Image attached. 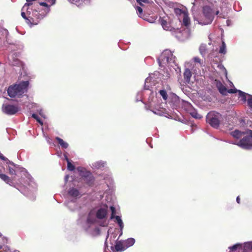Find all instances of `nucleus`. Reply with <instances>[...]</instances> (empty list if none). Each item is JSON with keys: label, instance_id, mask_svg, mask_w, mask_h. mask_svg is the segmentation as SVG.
<instances>
[{"label": "nucleus", "instance_id": "f257e3e1", "mask_svg": "<svg viewBox=\"0 0 252 252\" xmlns=\"http://www.w3.org/2000/svg\"><path fill=\"white\" fill-rule=\"evenodd\" d=\"M22 8L21 16L30 25H36L49 12L50 5L39 0H26Z\"/></svg>", "mask_w": 252, "mask_h": 252}, {"label": "nucleus", "instance_id": "f03ea898", "mask_svg": "<svg viewBox=\"0 0 252 252\" xmlns=\"http://www.w3.org/2000/svg\"><path fill=\"white\" fill-rule=\"evenodd\" d=\"M29 84V81H27L9 86L7 90L8 95L11 97L22 95L27 91Z\"/></svg>", "mask_w": 252, "mask_h": 252}, {"label": "nucleus", "instance_id": "7ed1b4c3", "mask_svg": "<svg viewBox=\"0 0 252 252\" xmlns=\"http://www.w3.org/2000/svg\"><path fill=\"white\" fill-rule=\"evenodd\" d=\"M175 57L171 51L166 49L163 51L158 60L159 65L161 66L166 63H175Z\"/></svg>", "mask_w": 252, "mask_h": 252}, {"label": "nucleus", "instance_id": "20e7f679", "mask_svg": "<svg viewBox=\"0 0 252 252\" xmlns=\"http://www.w3.org/2000/svg\"><path fill=\"white\" fill-rule=\"evenodd\" d=\"M221 119V114L214 111L210 112L206 116L207 122L214 128L219 127Z\"/></svg>", "mask_w": 252, "mask_h": 252}, {"label": "nucleus", "instance_id": "39448f33", "mask_svg": "<svg viewBox=\"0 0 252 252\" xmlns=\"http://www.w3.org/2000/svg\"><path fill=\"white\" fill-rule=\"evenodd\" d=\"M203 20L199 22L200 24L208 25L211 24L214 17V12L212 9L208 6H205L203 8Z\"/></svg>", "mask_w": 252, "mask_h": 252}, {"label": "nucleus", "instance_id": "423d86ee", "mask_svg": "<svg viewBox=\"0 0 252 252\" xmlns=\"http://www.w3.org/2000/svg\"><path fill=\"white\" fill-rule=\"evenodd\" d=\"M174 11L178 16L180 22H182V24L186 27H188L190 22L188 12L179 8H175Z\"/></svg>", "mask_w": 252, "mask_h": 252}, {"label": "nucleus", "instance_id": "0eeeda50", "mask_svg": "<svg viewBox=\"0 0 252 252\" xmlns=\"http://www.w3.org/2000/svg\"><path fill=\"white\" fill-rule=\"evenodd\" d=\"M234 144L237 145L244 149H251L252 148V131H251V135L243 137V138L237 143Z\"/></svg>", "mask_w": 252, "mask_h": 252}, {"label": "nucleus", "instance_id": "6e6552de", "mask_svg": "<svg viewBox=\"0 0 252 252\" xmlns=\"http://www.w3.org/2000/svg\"><path fill=\"white\" fill-rule=\"evenodd\" d=\"M95 219L93 218L92 213H90L87 221L86 226H85L86 230L90 232L89 228L91 224L94 223ZM91 234L93 236L98 235L100 234V229L98 227H95L93 232H91Z\"/></svg>", "mask_w": 252, "mask_h": 252}, {"label": "nucleus", "instance_id": "1a4fd4ad", "mask_svg": "<svg viewBox=\"0 0 252 252\" xmlns=\"http://www.w3.org/2000/svg\"><path fill=\"white\" fill-rule=\"evenodd\" d=\"M0 158L6 162L8 165V170L10 175H15L16 170L19 168L18 165L15 164L13 162L10 161L8 158L4 157L1 154H0Z\"/></svg>", "mask_w": 252, "mask_h": 252}, {"label": "nucleus", "instance_id": "9d476101", "mask_svg": "<svg viewBox=\"0 0 252 252\" xmlns=\"http://www.w3.org/2000/svg\"><path fill=\"white\" fill-rule=\"evenodd\" d=\"M215 83L220 93L223 95H226L227 93L232 94L235 93L237 91V90L235 89H231L227 90L226 87L222 84V83L219 80H215Z\"/></svg>", "mask_w": 252, "mask_h": 252}, {"label": "nucleus", "instance_id": "9b49d317", "mask_svg": "<svg viewBox=\"0 0 252 252\" xmlns=\"http://www.w3.org/2000/svg\"><path fill=\"white\" fill-rule=\"evenodd\" d=\"M19 109L15 105L9 104H3L2 110L3 113L8 115H12L16 113Z\"/></svg>", "mask_w": 252, "mask_h": 252}, {"label": "nucleus", "instance_id": "f8f14e48", "mask_svg": "<svg viewBox=\"0 0 252 252\" xmlns=\"http://www.w3.org/2000/svg\"><path fill=\"white\" fill-rule=\"evenodd\" d=\"M110 209L111 210V212H112V214H111V217H110V219H115V222H116L119 226H120V229H121V234H120V235H121L122 234V230H123V229L124 228V223H123V222L121 218V217L119 216H115V213H116V210H115V208L113 206H111L110 207Z\"/></svg>", "mask_w": 252, "mask_h": 252}, {"label": "nucleus", "instance_id": "ddd939ff", "mask_svg": "<svg viewBox=\"0 0 252 252\" xmlns=\"http://www.w3.org/2000/svg\"><path fill=\"white\" fill-rule=\"evenodd\" d=\"M108 214V206H103L98 208L96 212V217L98 220H104Z\"/></svg>", "mask_w": 252, "mask_h": 252}, {"label": "nucleus", "instance_id": "4468645a", "mask_svg": "<svg viewBox=\"0 0 252 252\" xmlns=\"http://www.w3.org/2000/svg\"><path fill=\"white\" fill-rule=\"evenodd\" d=\"M238 93L239 97H241L242 100L244 101L247 100V96H248L247 101L248 106L252 109V95L240 90L238 91Z\"/></svg>", "mask_w": 252, "mask_h": 252}, {"label": "nucleus", "instance_id": "2eb2a0df", "mask_svg": "<svg viewBox=\"0 0 252 252\" xmlns=\"http://www.w3.org/2000/svg\"><path fill=\"white\" fill-rule=\"evenodd\" d=\"M154 75H150L148 77L145 79L144 89L150 90L153 86L155 85V81L154 80Z\"/></svg>", "mask_w": 252, "mask_h": 252}, {"label": "nucleus", "instance_id": "dca6fc26", "mask_svg": "<svg viewBox=\"0 0 252 252\" xmlns=\"http://www.w3.org/2000/svg\"><path fill=\"white\" fill-rule=\"evenodd\" d=\"M68 196L69 199L71 198L76 199L80 197L81 194L77 189L72 188L68 190Z\"/></svg>", "mask_w": 252, "mask_h": 252}, {"label": "nucleus", "instance_id": "f3484780", "mask_svg": "<svg viewBox=\"0 0 252 252\" xmlns=\"http://www.w3.org/2000/svg\"><path fill=\"white\" fill-rule=\"evenodd\" d=\"M115 249L117 252H123L126 250L123 241H118L116 242Z\"/></svg>", "mask_w": 252, "mask_h": 252}, {"label": "nucleus", "instance_id": "a211bd4d", "mask_svg": "<svg viewBox=\"0 0 252 252\" xmlns=\"http://www.w3.org/2000/svg\"><path fill=\"white\" fill-rule=\"evenodd\" d=\"M160 23L164 30L166 31L172 30V28L171 27L170 23L166 21V20H164L163 18H160Z\"/></svg>", "mask_w": 252, "mask_h": 252}, {"label": "nucleus", "instance_id": "6ab92c4d", "mask_svg": "<svg viewBox=\"0 0 252 252\" xmlns=\"http://www.w3.org/2000/svg\"><path fill=\"white\" fill-rule=\"evenodd\" d=\"M191 76L192 74L190 70L188 68H186L184 73V77L185 81L187 83H189Z\"/></svg>", "mask_w": 252, "mask_h": 252}, {"label": "nucleus", "instance_id": "aec40b11", "mask_svg": "<svg viewBox=\"0 0 252 252\" xmlns=\"http://www.w3.org/2000/svg\"><path fill=\"white\" fill-rule=\"evenodd\" d=\"M123 242L126 249L128 248L133 246L135 242V240L133 238H129L125 241H123Z\"/></svg>", "mask_w": 252, "mask_h": 252}, {"label": "nucleus", "instance_id": "412c9836", "mask_svg": "<svg viewBox=\"0 0 252 252\" xmlns=\"http://www.w3.org/2000/svg\"><path fill=\"white\" fill-rule=\"evenodd\" d=\"M189 107H190V110H189V114L191 115V116L195 119H200L202 117L201 116V115H200L199 114H198L196 111V110L192 108V107L191 106H190L189 105Z\"/></svg>", "mask_w": 252, "mask_h": 252}, {"label": "nucleus", "instance_id": "4be33fe9", "mask_svg": "<svg viewBox=\"0 0 252 252\" xmlns=\"http://www.w3.org/2000/svg\"><path fill=\"white\" fill-rule=\"evenodd\" d=\"M231 135L236 138L239 139L241 138L243 135H244V132H241L238 130H235L231 132Z\"/></svg>", "mask_w": 252, "mask_h": 252}, {"label": "nucleus", "instance_id": "5701e85b", "mask_svg": "<svg viewBox=\"0 0 252 252\" xmlns=\"http://www.w3.org/2000/svg\"><path fill=\"white\" fill-rule=\"evenodd\" d=\"M106 164V162L98 161L93 163V166L94 168L95 169H101L102 167H104Z\"/></svg>", "mask_w": 252, "mask_h": 252}, {"label": "nucleus", "instance_id": "b1692460", "mask_svg": "<svg viewBox=\"0 0 252 252\" xmlns=\"http://www.w3.org/2000/svg\"><path fill=\"white\" fill-rule=\"evenodd\" d=\"M67 206L72 211H74L77 209V205L75 201L72 199L70 201L66 203Z\"/></svg>", "mask_w": 252, "mask_h": 252}, {"label": "nucleus", "instance_id": "393cba45", "mask_svg": "<svg viewBox=\"0 0 252 252\" xmlns=\"http://www.w3.org/2000/svg\"><path fill=\"white\" fill-rule=\"evenodd\" d=\"M0 178L4 181L6 183L10 185H11V184L12 183V182L10 178L5 174H0Z\"/></svg>", "mask_w": 252, "mask_h": 252}, {"label": "nucleus", "instance_id": "a878e982", "mask_svg": "<svg viewBox=\"0 0 252 252\" xmlns=\"http://www.w3.org/2000/svg\"><path fill=\"white\" fill-rule=\"evenodd\" d=\"M56 140L58 141L59 144L62 146V148L66 149L68 147V144L66 142L64 141L62 139L57 137L56 138Z\"/></svg>", "mask_w": 252, "mask_h": 252}, {"label": "nucleus", "instance_id": "bb28decb", "mask_svg": "<svg viewBox=\"0 0 252 252\" xmlns=\"http://www.w3.org/2000/svg\"><path fill=\"white\" fill-rule=\"evenodd\" d=\"M180 34V33H179V34L177 35L176 36H177V37L179 38L180 40H184L188 38V37L189 36V33L188 32V29L186 30H185L184 32H183V33H182V34L183 35V37H180V36L179 35Z\"/></svg>", "mask_w": 252, "mask_h": 252}, {"label": "nucleus", "instance_id": "cd10ccee", "mask_svg": "<svg viewBox=\"0 0 252 252\" xmlns=\"http://www.w3.org/2000/svg\"><path fill=\"white\" fill-rule=\"evenodd\" d=\"M244 251L247 252L249 250H252V242H246L244 244Z\"/></svg>", "mask_w": 252, "mask_h": 252}, {"label": "nucleus", "instance_id": "c85d7f7f", "mask_svg": "<svg viewBox=\"0 0 252 252\" xmlns=\"http://www.w3.org/2000/svg\"><path fill=\"white\" fill-rule=\"evenodd\" d=\"M206 50H207V48H206V44H201L200 46V47H199V52H200V53L203 56H205L206 55Z\"/></svg>", "mask_w": 252, "mask_h": 252}, {"label": "nucleus", "instance_id": "c756f323", "mask_svg": "<svg viewBox=\"0 0 252 252\" xmlns=\"http://www.w3.org/2000/svg\"><path fill=\"white\" fill-rule=\"evenodd\" d=\"M0 252H11L9 248L7 246H2L0 245ZM14 252H19L18 251L16 250Z\"/></svg>", "mask_w": 252, "mask_h": 252}, {"label": "nucleus", "instance_id": "7c9ffc66", "mask_svg": "<svg viewBox=\"0 0 252 252\" xmlns=\"http://www.w3.org/2000/svg\"><path fill=\"white\" fill-rule=\"evenodd\" d=\"M71 3L79 6L83 4L85 0H68Z\"/></svg>", "mask_w": 252, "mask_h": 252}, {"label": "nucleus", "instance_id": "2f4dec72", "mask_svg": "<svg viewBox=\"0 0 252 252\" xmlns=\"http://www.w3.org/2000/svg\"><path fill=\"white\" fill-rule=\"evenodd\" d=\"M226 52V45L224 41H222V45L220 47L219 53L221 54H225Z\"/></svg>", "mask_w": 252, "mask_h": 252}, {"label": "nucleus", "instance_id": "473e14b6", "mask_svg": "<svg viewBox=\"0 0 252 252\" xmlns=\"http://www.w3.org/2000/svg\"><path fill=\"white\" fill-rule=\"evenodd\" d=\"M85 178L84 179V180L85 181H87L88 180L91 182H92L93 181V178L92 176H91V174L90 172H87L85 174Z\"/></svg>", "mask_w": 252, "mask_h": 252}, {"label": "nucleus", "instance_id": "72a5a7b5", "mask_svg": "<svg viewBox=\"0 0 252 252\" xmlns=\"http://www.w3.org/2000/svg\"><path fill=\"white\" fill-rule=\"evenodd\" d=\"M193 60L194 63H198V66H202L201 60L198 57H196L193 58Z\"/></svg>", "mask_w": 252, "mask_h": 252}, {"label": "nucleus", "instance_id": "f704fd0d", "mask_svg": "<svg viewBox=\"0 0 252 252\" xmlns=\"http://www.w3.org/2000/svg\"><path fill=\"white\" fill-rule=\"evenodd\" d=\"M159 94H160L162 96V97H163V98L165 100H166L167 99V94H166V92L164 90H160L159 91Z\"/></svg>", "mask_w": 252, "mask_h": 252}, {"label": "nucleus", "instance_id": "c9c22d12", "mask_svg": "<svg viewBox=\"0 0 252 252\" xmlns=\"http://www.w3.org/2000/svg\"><path fill=\"white\" fill-rule=\"evenodd\" d=\"M32 117L34 118L36 120V121L41 125H43V122L41 121V120H40V119L38 117V116L35 114H33L32 115Z\"/></svg>", "mask_w": 252, "mask_h": 252}, {"label": "nucleus", "instance_id": "e433bc0d", "mask_svg": "<svg viewBox=\"0 0 252 252\" xmlns=\"http://www.w3.org/2000/svg\"><path fill=\"white\" fill-rule=\"evenodd\" d=\"M67 169L69 170V171H73L75 169L74 166L73 164H72L70 161H68L67 162Z\"/></svg>", "mask_w": 252, "mask_h": 252}, {"label": "nucleus", "instance_id": "4c0bfd02", "mask_svg": "<svg viewBox=\"0 0 252 252\" xmlns=\"http://www.w3.org/2000/svg\"><path fill=\"white\" fill-rule=\"evenodd\" d=\"M240 246H241V245L240 244L238 243L231 247H229V249L231 251H234Z\"/></svg>", "mask_w": 252, "mask_h": 252}, {"label": "nucleus", "instance_id": "58836bf2", "mask_svg": "<svg viewBox=\"0 0 252 252\" xmlns=\"http://www.w3.org/2000/svg\"><path fill=\"white\" fill-rule=\"evenodd\" d=\"M0 238H1L2 243L3 244H6L7 243V239L6 238L2 237V234L0 233Z\"/></svg>", "mask_w": 252, "mask_h": 252}, {"label": "nucleus", "instance_id": "ea45409f", "mask_svg": "<svg viewBox=\"0 0 252 252\" xmlns=\"http://www.w3.org/2000/svg\"><path fill=\"white\" fill-rule=\"evenodd\" d=\"M137 14L140 16L142 13V9L139 6L136 7V8Z\"/></svg>", "mask_w": 252, "mask_h": 252}, {"label": "nucleus", "instance_id": "a19ab883", "mask_svg": "<svg viewBox=\"0 0 252 252\" xmlns=\"http://www.w3.org/2000/svg\"><path fill=\"white\" fill-rule=\"evenodd\" d=\"M141 100V94L139 93L137 94V97H136V101H139Z\"/></svg>", "mask_w": 252, "mask_h": 252}, {"label": "nucleus", "instance_id": "79ce46f5", "mask_svg": "<svg viewBox=\"0 0 252 252\" xmlns=\"http://www.w3.org/2000/svg\"><path fill=\"white\" fill-rule=\"evenodd\" d=\"M137 2L139 3L140 5H142V2L147 3L148 2V0H136Z\"/></svg>", "mask_w": 252, "mask_h": 252}, {"label": "nucleus", "instance_id": "37998d69", "mask_svg": "<svg viewBox=\"0 0 252 252\" xmlns=\"http://www.w3.org/2000/svg\"><path fill=\"white\" fill-rule=\"evenodd\" d=\"M108 221L104 220L100 225L102 226H106L108 225Z\"/></svg>", "mask_w": 252, "mask_h": 252}, {"label": "nucleus", "instance_id": "c03bdc74", "mask_svg": "<svg viewBox=\"0 0 252 252\" xmlns=\"http://www.w3.org/2000/svg\"><path fill=\"white\" fill-rule=\"evenodd\" d=\"M64 159L67 161V162H68V161H70L67 155H66V153L64 154Z\"/></svg>", "mask_w": 252, "mask_h": 252}, {"label": "nucleus", "instance_id": "a18cd8bd", "mask_svg": "<svg viewBox=\"0 0 252 252\" xmlns=\"http://www.w3.org/2000/svg\"><path fill=\"white\" fill-rule=\"evenodd\" d=\"M153 112L154 113H155L156 114H158V115H161V113H160L159 110H158L157 111H153Z\"/></svg>", "mask_w": 252, "mask_h": 252}, {"label": "nucleus", "instance_id": "49530a36", "mask_svg": "<svg viewBox=\"0 0 252 252\" xmlns=\"http://www.w3.org/2000/svg\"><path fill=\"white\" fill-rule=\"evenodd\" d=\"M222 68L223 69L224 73L225 74L226 77H227V71H226V69L223 66H222Z\"/></svg>", "mask_w": 252, "mask_h": 252}, {"label": "nucleus", "instance_id": "de8ad7c7", "mask_svg": "<svg viewBox=\"0 0 252 252\" xmlns=\"http://www.w3.org/2000/svg\"><path fill=\"white\" fill-rule=\"evenodd\" d=\"M19 61L18 60H16V61H14L13 62H12L11 63V64L13 65H15L16 64H17V63Z\"/></svg>", "mask_w": 252, "mask_h": 252}, {"label": "nucleus", "instance_id": "09e8293b", "mask_svg": "<svg viewBox=\"0 0 252 252\" xmlns=\"http://www.w3.org/2000/svg\"><path fill=\"white\" fill-rule=\"evenodd\" d=\"M39 114L42 116L43 117V118H45V115H44L43 112L41 110L40 112H39Z\"/></svg>", "mask_w": 252, "mask_h": 252}, {"label": "nucleus", "instance_id": "8fccbe9b", "mask_svg": "<svg viewBox=\"0 0 252 252\" xmlns=\"http://www.w3.org/2000/svg\"><path fill=\"white\" fill-rule=\"evenodd\" d=\"M240 198L239 196H238L237 197L236 201L238 203H240Z\"/></svg>", "mask_w": 252, "mask_h": 252}, {"label": "nucleus", "instance_id": "3c124183", "mask_svg": "<svg viewBox=\"0 0 252 252\" xmlns=\"http://www.w3.org/2000/svg\"><path fill=\"white\" fill-rule=\"evenodd\" d=\"M2 31L6 34L8 33V31L6 30H3Z\"/></svg>", "mask_w": 252, "mask_h": 252}, {"label": "nucleus", "instance_id": "603ef678", "mask_svg": "<svg viewBox=\"0 0 252 252\" xmlns=\"http://www.w3.org/2000/svg\"><path fill=\"white\" fill-rule=\"evenodd\" d=\"M68 175H66L65 177V181L66 182L68 180Z\"/></svg>", "mask_w": 252, "mask_h": 252}, {"label": "nucleus", "instance_id": "864d4df0", "mask_svg": "<svg viewBox=\"0 0 252 252\" xmlns=\"http://www.w3.org/2000/svg\"><path fill=\"white\" fill-rule=\"evenodd\" d=\"M198 0H194V2L193 3V6H195L196 4V2Z\"/></svg>", "mask_w": 252, "mask_h": 252}, {"label": "nucleus", "instance_id": "5fc2aeb1", "mask_svg": "<svg viewBox=\"0 0 252 252\" xmlns=\"http://www.w3.org/2000/svg\"><path fill=\"white\" fill-rule=\"evenodd\" d=\"M219 14V11L218 10L216 11V14L218 15Z\"/></svg>", "mask_w": 252, "mask_h": 252}, {"label": "nucleus", "instance_id": "6e6d98bb", "mask_svg": "<svg viewBox=\"0 0 252 252\" xmlns=\"http://www.w3.org/2000/svg\"><path fill=\"white\" fill-rule=\"evenodd\" d=\"M92 182L90 183V182H88V184H89V185H91L92 184Z\"/></svg>", "mask_w": 252, "mask_h": 252}, {"label": "nucleus", "instance_id": "4d7b16f0", "mask_svg": "<svg viewBox=\"0 0 252 252\" xmlns=\"http://www.w3.org/2000/svg\"><path fill=\"white\" fill-rule=\"evenodd\" d=\"M108 236H109V234H107V238H106V239H107V237H108Z\"/></svg>", "mask_w": 252, "mask_h": 252}, {"label": "nucleus", "instance_id": "13d9d810", "mask_svg": "<svg viewBox=\"0 0 252 252\" xmlns=\"http://www.w3.org/2000/svg\"><path fill=\"white\" fill-rule=\"evenodd\" d=\"M228 22H229V21H228V20H227V23H228ZM227 24L228 25V24Z\"/></svg>", "mask_w": 252, "mask_h": 252}, {"label": "nucleus", "instance_id": "bf43d9fd", "mask_svg": "<svg viewBox=\"0 0 252 252\" xmlns=\"http://www.w3.org/2000/svg\"><path fill=\"white\" fill-rule=\"evenodd\" d=\"M192 69H193V70L194 71H195V69H193V68H192Z\"/></svg>", "mask_w": 252, "mask_h": 252}]
</instances>
